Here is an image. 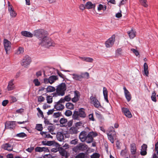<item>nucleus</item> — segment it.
<instances>
[{
	"instance_id": "nucleus-46",
	"label": "nucleus",
	"mask_w": 158,
	"mask_h": 158,
	"mask_svg": "<svg viewBox=\"0 0 158 158\" xmlns=\"http://www.w3.org/2000/svg\"><path fill=\"white\" fill-rule=\"evenodd\" d=\"M131 50L135 54L136 56L139 55V53L137 50L134 48H132L131 49Z\"/></svg>"
},
{
	"instance_id": "nucleus-7",
	"label": "nucleus",
	"mask_w": 158,
	"mask_h": 158,
	"mask_svg": "<svg viewBox=\"0 0 158 158\" xmlns=\"http://www.w3.org/2000/svg\"><path fill=\"white\" fill-rule=\"evenodd\" d=\"M31 61V57L28 56L26 55L22 59L21 64L22 66L26 68L30 64Z\"/></svg>"
},
{
	"instance_id": "nucleus-29",
	"label": "nucleus",
	"mask_w": 158,
	"mask_h": 158,
	"mask_svg": "<svg viewBox=\"0 0 158 158\" xmlns=\"http://www.w3.org/2000/svg\"><path fill=\"white\" fill-rule=\"evenodd\" d=\"M127 33L131 39H133L136 35L135 31L132 29L130 31H128Z\"/></svg>"
},
{
	"instance_id": "nucleus-31",
	"label": "nucleus",
	"mask_w": 158,
	"mask_h": 158,
	"mask_svg": "<svg viewBox=\"0 0 158 158\" xmlns=\"http://www.w3.org/2000/svg\"><path fill=\"white\" fill-rule=\"evenodd\" d=\"M49 79L50 84H52L54 83L56 80H58V78L57 76L52 75L50 77Z\"/></svg>"
},
{
	"instance_id": "nucleus-17",
	"label": "nucleus",
	"mask_w": 158,
	"mask_h": 158,
	"mask_svg": "<svg viewBox=\"0 0 158 158\" xmlns=\"http://www.w3.org/2000/svg\"><path fill=\"white\" fill-rule=\"evenodd\" d=\"M122 111L127 117L129 118L132 117V115L128 108L123 107L122 108Z\"/></svg>"
},
{
	"instance_id": "nucleus-50",
	"label": "nucleus",
	"mask_w": 158,
	"mask_h": 158,
	"mask_svg": "<svg viewBox=\"0 0 158 158\" xmlns=\"http://www.w3.org/2000/svg\"><path fill=\"white\" fill-rule=\"evenodd\" d=\"M93 61V59L89 57H86L85 59V61L92 62Z\"/></svg>"
},
{
	"instance_id": "nucleus-16",
	"label": "nucleus",
	"mask_w": 158,
	"mask_h": 158,
	"mask_svg": "<svg viewBox=\"0 0 158 158\" xmlns=\"http://www.w3.org/2000/svg\"><path fill=\"white\" fill-rule=\"evenodd\" d=\"M123 89L124 91V95L127 101L129 102L131 99V96L130 92L125 87H124Z\"/></svg>"
},
{
	"instance_id": "nucleus-26",
	"label": "nucleus",
	"mask_w": 158,
	"mask_h": 158,
	"mask_svg": "<svg viewBox=\"0 0 158 158\" xmlns=\"http://www.w3.org/2000/svg\"><path fill=\"white\" fill-rule=\"evenodd\" d=\"M35 151L36 152H42L44 151L47 152L49 151V150L47 148L37 147L35 149Z\"/></svg>"
},
{
	"instance_id": "nucleus-40",
	"label": "nucleus",
	"mask_w": 158,
	"mask_h": 158,
	"mask_svg": "<svg viewBox=\"0 0 158 158\" xmlns=\"http://www.w3.org/2000/svg\"><path fill=\"white\" fill-rule=\"evenodd\" d=\"M27 136L26 134L23 132H21L16 135V136L21 138H24L26 137Z\"/></svg>"
},
{
	"instance_id": "nucleus-1",
	"label": "nucleus",
	"mask_w": 158,
	"mask_h": 158,
	"mask_svg": "<svg viewBox=\"0 0 158 158\" xmlns=\"http://www.w3.org/2000/svg\"><path fill=\"white\" fill-rule=\"evenodd\" d=\"M66 85L64 83H61L56 86V92L51 94L53 97L63 96L65 94Z\"/></svg>"
},
{
	"instance_id": "nucleus-59",
	"label": "nucleus",
	"mask_w": 158,
	"mask_h": 158,
	"mask_svg": "<svg viewBox=\"0 0 158 158\" xmlns=\"http://www.w3.org/2000/svg\"><path fill=\"white\" fill-rule=\"evenodd\" d=\"M120 12L116 14L115 16L117 18H119L122 17L121 11L120 10Z\"/></svg>"
},
{
	"instance_id": "nucleus-54",
	"label": "nucleus",
	"mask_w": 158,
	"mask_h": 158,
	"mask_svg": "<svg viewBox=\"0 0 158 158\" xmlns=\"http://www.w3.org/2000/svg\"><path fill=\"white\" fill-rule=\"evenodd\" d=\"M34 149V147L31 146L30 148H28L26 149V151L29 152H31Z\"/></svg>"
},
{
	"instance_id": "nucleus-27",
	"label": "nucleus",
	"mask_w": 158,
	"mask_h": 158,
	"mask_svg": "<svg viewBox=\"0 0 158 158\" xmlns=\"http://www.w3.org/2000/svg\"><path fill=\"white\" fill-rule=\"evenodd\" d=\"M2 148L4 149L9 151H11L13 149L12 147L9 143H6L2 145Z\"/></svg>"
},
{
	"instance_id": "nucleus-20",
	"label": "nucleus",
	"mask_w": 158,
	"mask_h": 158,
	"mask_svg": "<svg viewBox=\"0 0 158 158\" xmlns=\"http://www.w3.org/2000/svg\"><path fill=\"white\" fill-rule=\"evenodd\" d=\"M130 146L131 154L134 155L135 154L136 151V144L134 143H132L131 144Z\"/></svg>"
},
{
	"instance_id": "nucleus-58",
	"label": "nucleus",
	"mask_w": 158,
	"mask_h": 158,
	"mask_svg": "<svg viewBox=\"0 0 158 158\" xmlns=\"http://www.w3.org/2000/svg\"><path fill=\"white\" fill-rule=\"evenodd\" d=\"M44 82L45 84L50 83L49 78H45L44 79Z\"/></svg>"
},
{
	"instance_id": "nucleus-55",
	"label": "nucleus",
	"mask_w": 158,
	"mask_h": 158,
	"mask_svg": "<svg viewBox=\"0 0 158 158\" xmlns=\"http://www.w3.org/2000/svg\"><path fill=\"white\" fill-rule=\"evenodd\" d=\"M89 118L91 121H94L95 120L93 114H90L89 115Z\"/></svg>"
},
{
	"instance_id": "nucleus-61",
	"label": "nucleus",
	"mask_w": 158,
	"mask_h": 158,
	"mask_svg": "<svg viewBox=\"0 0 158 158\" xmlns=\"http://www.w3.org/2000/svg\"><path fill=\"white\" fill-rule=\"evenodd\" d=\"M57 74L61 78H63V79H64L65 76L61 72L58 71Z\"/></svg>"
},
{
	"instance_id": "nucleus-5",
	"label": "nucleus",
	"mask_w": 158,
	"mask_h": 158,
	"mask_svg": "<svg viewBox=\"0 0 158 158\" xmlns=\"http://www.w3.org/2000/svg\"><path fill=\"white\" fill-rule=\"evenodd\" d=\"M47 35L42 42H40L39 44L42 46H45L47 47L55 46L54 43L51 39Z\"/></svg>"
},
{
	"instance_id": "nucleus-38",
	"label": "nucleus",
	"mask_w": 158,
	"mask_h": 158,
	"mask_svg": "<svg viewBox=\"0 0 158 158\" xmlns=\"http://www.w3.org/2000/svg\"><path fill=\"white\" fill-rule=\"evenodd\" d=\"M52 96H48L46 98L47 102L50 104L52 102Z\"/></svg>"
},
{
	"instance_id": "nucleus-30",
	"label": "nucleus",
	"mask_w": 158,
	"mask_h": 158,
	"mask_svg": "<svg viewBox=\"0 0 158 158\" xmlns=\"http://www.w3.org/2000/svg\"><path fill=\"white\" fill-rule=\"evenodd\" d=\"M103 91L104 99L108 103L109 101L108 99V91L106 88L105 87H104L103 88Z\"/></svg>"
},
{
	"instance_id": "nucleus-45",
	"label": "nucleus",
	"mask_w": 158,
	"mask_h": 158,
	"mask_svg": "<svg viewBox=\"0 0 158 158\" xmlns=\"http://www.w3.org/2000/svg\"><path fill=\"white\" fill-rule=\"evenodd\" d=\"M33 82L34 83L35 86H38L40 85V82L39 81L38 79H35L33 81Z\"/></svg>"
},
{
	"instance_id": "nucleus-44",
	"label": "nucleus",
	"mask_w": 158,
	"mask_h": 158,
	"mask_svg": "<svg viewBox=\"0 0 158 158\" xmlns=\"http://www.w3.org/2000/svg\"><path fill=\"white\" fill-rule=\"evenodd\" d=\"M72 111L69 110H67L65 113V115L67 116H70L72 115Z\"/></svg>"
},
{
	"instance_id": "nucleus-25",
	"label": "nucleus",
	"mask_w": 158,
	"mask_h": 158,
	"mask_svg": "<svg viewBox=\"0 0 158 158\" xmlns=\"http://www.w3.org/2000/svg\"><path fill=\"white\" fill-rule=\"evenodd\" d=\"M14 80H11L8 83L7 86V89L8 91H11L13 90L14 88V84L13 83Z\"/></svg>"
},
{
	"instance_id": "nucleus-8",
	"label": "nucleus",
	"mask_w": 158,
	"mask_h": 158,
	"mask_svg": "<svg viewBox=\"0 0 158 158\" xmlns=\"http://www.w3.org/2000/svg\"><path fill=\"white\" fill-rule=\"evenodd\" d=\"M90 103L93 104L94 106L96 108L101 107L100 103L98 100L96 98V96L92 95L90 97Z\"/></svg>"
},
{
	"instance_id": "nucleus-23",
	"label": "nucleus",
	"mask_w": 158,
	"mask_h": 158,
	"mask_svg": "<svg viewBox=\"0 0 158 158\" xmlns=\"http://www.w3.org/2000/svg\"><path fill=\"white\" fill-rule=\"evenodd\" d=\"M54 108L57 110H61L64 108V106L58 102H56L54 106Z\"/></svg>"
},
{
	"instance_id": "nucleus-53",
	"label": "nucleus",
	"mask_w": 158,
	"mask_h": 158,
	"mask_svg": "<svg viewBox=\"0 0 158 158\" xmlns=\"http://www.w3.org/2000/svg\"><path fill=\"white\" fill-rule=\"evenodd\" d=\"M37 110L39 113L40 114V117H44V114L43 112L38 107L37 108Z\"/></svg>"
},
{
	"instance_id": "nucleus-24",
	"label": "nucleus",
	"mask_w": 158,
	"mask_h": 158,
	"mask_svg": "<svg viewBox=\"0 0 158 158\" xmlns=\"http://www.w3.org/2000/svg\"><path fill=\"white\" fill-rule=\"evenodd\" d=\"M64 134L60 132H57L56 137L58 140L60 141H63L64 140Z\"/></svg>"
},
{
	"instance_id": "nucleus-28",
	"label": "nucleus",
	"mask_w": 158,
	"mask_h": 158,
	"mask_svg": "<svg viewBox=\"0 0 158 158\" xmlns=\"http://www.w3.org/2000/svg\"><path fill=\"white\" fill-rule=\"evenodd\" d=\"M77 91H74V97L72 99V101L73 102L75 103L77 102L79 100V96L78 95Z\"/></svg>"
},
{
	"instance_id": "nucleus-14",
	"label": "nucleus",
	"mask_w": 158,
	"mask_h": 158,
	"mask_svg": "<svg viewBox=\"0 0 158 158\" xmlns=\"http://www.w3.org/2000/svg\"><path fill=\"white\" fill-rule=\"evenodd\" d=\"M16 123L14 121L7 122L5 123V128H14L16 126Z\"/></svg>"
},
{
	"instance_id": "nucleus-15",
	"label": "nucleus",
	"mask_w": 158,
	"mask_h": 158,
	"mask_svg": "<svg viewBox=\"0 0 158 158\" xmlns=\"http://www.w3.org/2000/svg\"><path fill=\"white\" fill-rule=\"evenodd\" d=\"M9 4L8 5V9L9 12L10 13V16L14 18L15 17L16 15L17 14L15 11L14 10V9L12 7V6L11 5H10L9 2H8Z\"/></svg>"
},
{
	"instance_id": "nucleus-11",
	"label": "nucleus",
	"mask_w": 158,
	"mask_h": 158,
	"mask_svg": "<svg viewBox=\"0 0 158 158\" xmlns=\"http://www.w3.org/2000/svg\"><path fill=\"white\" fill-rule=\"evenodd\" d=\"M115 36L113 35L105 42V45L106 48H110L113 46L115 41Z\"/></svg>"
},
{
	"instance_id": "nucleus-57",
	"label": "nucleus",
	"mask_w": 158,
	"mask_h": 158,
	"mask_svg": "<svg viewBox=\"0 0 158 158\" xmlns=\"http://www.w3.org/2000/svg\"><path fill=\"white\" fill-rule=\"evenodd\" d=\"M9 101L8 100H4L2 103V105L3 106H5L8 103Z\"/></svg>"
},
{
	"instance_id": "nucleus-35",
	"label": "nucleus",
	"mask_w": 158,
	"mask_h": 158,
	"mask_svg": "<svg viewBox=\"0 0 158 158\" xmlns=\"http://www.w3.org/2000/svg\"><path fill=\"white\" fill-rule=\"evenodd\" d=\"M65 106L67 108L70 110H73L74 108V105L70 102L66 103Z\"/></svg>"
},
{
	"instance_id": "nucleus-12",
	"label": "nucleus",
	"mask_w": 158,
	"mask_h": 158,
	"mask_svg": "<svg viewBox=\"0 0 158 158\" xmlns=\"http://www.w3.org/2000/svg\"><path fill=\"white\" fill-rule=\"evenodd\" d=\"M3 45L6 53L8 54V51L11 49V44L7 40L5 39L3 40Z\"/></svg>"
},
{
	"instance_id": "nucleus-42",
	"label": "nucleus",
	"mask_w": 158,
	"mask_h": 158,
	"mask_svg": "<svg viewBox=\"0 0 158 158\" xmlns=\"http://www.w3.org/2000/svg\"><path fill=\"white\" fill-rule=\"evenodd\" d=\"M60 153L62 156H65L67 154L66 151L63 149L60 150Z\"/></svg>"
},
{
	"instance_id": "nucleus-49",
	"label": "nucleus",
	"mask_w": 158,
	"mask_h": 158,
	"mask_svg": "<svg viewBox=\"0 0 158 158\" xmlns=\"http://www.w3.org/2000/svg\"><path fill=\"white\" fill-rule=\"evenodd\" d=\"M61 114V113L59 112L54 113L53 116L54 118H57L60 116Z\"/></svg>"
},
{
	"instance_id": "nucleus-64",
	"label": "nucleus",
	"mask_w": 158,
	"mask_h": 158,
	"mask_svg": "<svg viewBox=\"0 0 158 158\" xmlns=\"http://www.w3.org/2000/svg\"><path fill=\"white\" fill-rule=\"evenodd\" d=\"M44 158H52V156L50 154L44 155L43 157Z\"/></svg>"
},
{
	"instance_id": "nucleus-19",
	"label": "nucleus",
	"mask_w": 158,
	"mask_h": 158,
	"mask_svg": "<svg viewBox=\"0 0 158 158\" xmlns=\"http://www.w3.org/2000/svg\"><path fill=\"white\" fill-rule=\"evenodd\" d=\"M147 145L143 144L141 146V149L140 154L142 156H145L147 154Z\"/></svg>"
},
{
	"instance_id": "nucleus-6",
	"label": "nucleus",
	"mask_w": 158,
	"mask_h": 158,
	"mask_svg": "<svg viewBox=\"0 0 158 158\" xmlns=\"http://www.w3.org/2000/svg\"><path fill=\"white\" fill-rule=\"evenodd\" d=\"M60 124L62 125V127H64L66 128L70 127L72 126L73 123L72 120L68 122L67 119L64 118H61L60 120Z\"/></svg>"
},
{
	"instance_id": "nucleus-4",
	"label": "nucleus",
	"mask_w": 158,
	"mask_h": 158,
	"mask_svg": "<svg viewBox=\"0 0 158 158\" xmlns=\"http://www.w3.org/2000/svg\"><path fill=\"white\" fill-rule=\"evenodd\" d=\"M73 76V78L76 81H81L82 79L84 77H86L88 79L89 77V74L88 72L84 73H81V75H79L76 73H73L71 74Z\"/></svg>"
},
{
	"instance_id": "nucleus-48",
	"label": "nucleus",
	"mask_w": 158,
	"mask_h": 158,
	"mask_svg": "<svg viewBox=\"0 0 158 158\" xmlns=\"http://www.w3.org/2000/svg\"><path fill=\"white\" fill-rule=\"evenodd\" d=\"M155 150L156 152L154 154L158 156V141L155 144Z\"/></svg>"
},
{
	"instance_id": "nucleus-62",
	"label": "nucleus",
	"mask_w": 158,
	"mask_h": 158,
	"mask_svg": "<svg viewBox=\"0 0 158 158\" xmlns=\"http://www.w3.org/2000/svg\"><path fill=\"white\" fill-rule=\"evenodd\" d=\"M54 142L53 141H47V145L51 146L54 144Z\"/></svg>"
},
{
	"instance_id": "nucleus-34",
	"label": "nucleus",
	"mask_w": 158,
	"mask_h": 158,
	"mask_svg": "<svg viewBox=\"0 0 158 158\" xmlns=\"http://www.w3.org/2000/svg\"><path fill=\"white\" fill-rule=\"evenodd\" d=\"M24 51V49L23 48L19 47L16 51L15 54L18 55L22 54L23 53Z\"/></svg>"
},
{
	"instance_id": "nucleus-21",
	"label": "nucleus",
	"mask_w": 158,
	"mask_h": 158,
	"mask_svg": "<svg viewBox=\"0 0 158 158\" xmlns=\"http://www.w3.org/2000/svg\"><path fill=\"white\" fill-rule=\"evenodd\" d=\"M21 34L23 36L27 37L32 38L33 36V33L26 31H22Z\"/></svg>"
},
{
	"instance_id": "nucleus-41",
	"label": "nucleus",
	"mask_w": 158,
	"mask_h": 158,
	"mask_svg": "<svg viewBox=\"0 0 158 158\" xmlns=\"http://www.w3.org/2000/svg\"><path fill=\"white\" fill-rule=\"evenodd\" d=\"M65 101L69 102L70 101L71 99V95L70 94H69L65 96L64 98Z\"/></svg>"
},
{
	"instance_id": "nucleus-36",
	"label": "nucleus",
	"mask_w": 158,
	"mask_h": 158,
	"mask_svg": "<svg viewBox=\"0 0 158 158\" xmlns=\"http://www.w3.org/2000/svg\"><path fill=\"white\" fill-rule=\"evenodd\" d=\"M141 4L145 7L148 6V5L147 3V0H139Z\"/></svg>"
},
{
	"instance_id": "nucleus-43",
	"label": "nucleus",
	"mask_w": 158,
	"mask_h": 158,
	"mask_svg": "<svg viewBox=\"0 0 158 158\" xmlns=\"http://www.w3.org/2000/svg\"><path fill=\"white\" fill-rule=\"evenodd\" d=\"M100 155L98 153H95L90 156L91 158H99Z\"/></svg>"
},
{
	"instance_id": "nucleus-47",
	"label": "nucleus",
	"mask_w": 158,
	"mask_h": 158,
	"mask_svg": "<svg viewBox=\"0 0 158 158\" xmlns=\"http://www.w3.org/2000/svg\"><path fill=\"white\" fill-rule=\"evenodd\" d=\"M69 131L71 134H76L77 133V129H69Z\"/></svg>"
},
{
	"instance_id": "nucleus-33",
	"label": "nucleus",
	"mask_w": 158,
	"mask_h": 158,
	"mask_svg": "<svg viewBox=\"0 0 158 158\" xmlns=\"http://www.w3.org/2000/svg\"><path fill=\"white\" fill-rule=\"evenodd\" d=\"M106 6L105 5H103L101 4H99L98 6V11H100L102 10L103 11H105L106 10Z\"/></svg>"
},
{
	"instance_id": "nucleus-37",
	"label": "nucleus",
	"mask_w": 158,
	"mask_h": 158,
	"mask_svg": "<svg viewBox=\"0 0 158 158\" xmlns=\"http://www.w3.org/2000/svg\"><path fill=\"white\" fill-rule=\"evenodd\" d=\"M85 153L81 152L79 153L76 156L75 158H84L85 157Z\"/></svg>"
},
{
	"instance_id": "nucleus-10",
	"label": "nucleus",
	"mask_w": 158,
	"mask_h": 158,
	"mask_svg": "<svg viewBox=\"0 0 158 158\" xmlns=\"http://www.w3.org/2000/svg\"><path fill=\"white\" fill-rule=\"evenodd\" d=\"M97 134L95 132H90L86 136V142L87 143H90L93 142V137L97 136Z\"/></svg>"
},
{
	"instance_id": "nucleus-9",
	"label": "nucleus",
	"mask_w": 158,
	"mask_h": 158,
	"mask_svg": "<svg viewBox=\"0 0 158 158\" xmlns=\"http://www.w3.org/2000/svg\"><path fill=\"white\" fill-rule=\"evenodd\" d=\"M87 148L88 146L87 145L85 144L81 143L74 148L73 150L76 152L78 151H84L87 150Z\"/></svg>"
},
{
	"instance_id": "nucleus-32",
	"label": "nucleus",
	"mask_w": 158,
	"mask_h": 158,
	"mask_svg": "<svg viewBox=\"0 0 158 158\" xmlns=\"http://www.w3.org/2000/svg\"><path fill=\"white\" fill-rule=\"evenodd\" d=\"M56 90V88L52 86H48L46 88V91L47 92H52L55 91Z\"/></svg>"
},
{
	"instance_id": "nucleus-18",
	"label": "nucleus",
	"mask_w": 158,
	"mask_h": 158,
	"mask_svg": "<svg viewBox=\"0 0 158 158\" xmlns=\"http://www.w3.org/2000/svg\"><path fill=\"white\" fill-rule=\"evenodd\" d=\"M87 132L85 131H82L80 134L79 138L82 142H84L86 140Z\"/></svg>"
},
{
	"instance_id": "nucleus-52",
	"label": "nucleus",
	"mask_w": 158,
	"mask_h": 158,
	"mask_svg": "<svg viewBox=\"0 0 158 158\" xmlns=\"http://www.w3.org/2000/svg\"><path fill=\"white\" fill-rule=\"evenodd\" d=\"M127 151L126 149L122 150L120 153L121 155L122 156H124L127 153Z\"/></svg>"
},
{
	"instance_id": "nucleus-39",
	"label": "nucleus",
	"mask_w": 158,
	"mask_h": 158,
	"mask_svg": "<svg viewBox=\"0 0 158 158\" xmlns=\"http://www.w3.org/2000/svg\"><path fill=\"white\" fill-rule=\"evenodd\" d=\"M83 124L81 122H77L75 123V126L76 127H71L70 128H76V127H81L83 126Z\"/></svg>"
},
{
	"instance_id": "nucleus-3",
	"label": "nucleus",
	"mask_w": 158,
	"mask_h": 158,
	"mask_svg": "<svg viewBox=\"0 0 158 158\" xmlns=\"http://www.w3.org/2000/svg\"><path fill=\"white\" fill-rule=\"evenodd\" d=\"M85 110L83 108H81L78 111H74L73 115V118L74 120H79V117L85 118L86 116V114L85 111Z\"/></svg>"
},
{
	"instance_id": "nucleus-56",
	"label": "nucleus",
	"mask_w": 158,
	"mask_h": 158,
	"mask_svg": "<svg viewBox=\"0 0 158 158\" xmlns=\"http://www.w3.org/2000/svg\"><path fill=\"white\" fill-rule=\"evenodd\" d=\"M47 133H48V132H40V134L44 138H46Z\"/></svg>"
},
{
	"instance_id": "nucleus-22",
	"label": "nucleus",
	"mask_w": 158,
	"mask_h": 158,
	"mask_svg": "<svg viewBox=\"0 0 158 158\" xmlns=\"http://www.w3.org/2000/svg\"><path fill=\"white\" fill-rule=\"evenodd\" d=\"M96 4L95 3L93 4L90 1L87 2L85 4L86 8L87 9H94L95 7Z\"/></svg>"
},
{
	"instance_id": "nucleus-13",
	"label": "nucleus",
	"mask_w": 158,
	"mask_h": 158,
	"mask_svg": "<svg viewBox=\"0 0 158 158\" xmlns=\"http://www.w3.org/2000/svg\"><path fill=\"white\" fill-rule=\"evenodd\" d=\"M106 134L108 135L109 139L111 143H114V140L113 135L115 134V132L114 130H110V129H109V130L107 131L106 132Z\"/></svg>"
},
{
	"instance_id": "nucleus-63",
	"label": "nucleus",
	"mask_w": 158,
	"mask_h": 158,
	"mask_svg": "<svg viewBox=\"0 0 158 158\" xmlns=\"http://www.w3.org/2000/svg\"><path fill=\"white\" fill-rule=\"evenodd\" d=\"M85 8H86L85 5L84 6V5L83 4H81L79 6L80 9L82 10H84L85 9Z\"/></svg>"
},
{
	"instance_id": "nucleus-60",
	"label": "nucleus",
	"mask_w": 158,
	"mask_h": 158,
	"mask_svg": "<svg viewBox=\"0 0 158 158\" xmlns=\"http://www.w3.org/2000/svg\"><path fill=\"white\" fill-rule=\"evenodd\" d=\"M24 111V109L22 108H21L20 109L17 110H16V112L17 113H19L20 114H21L23 113Z\"/></svg>"
},
{
	"instance_id": "nucleus-51",
	"label": "nucleus",
	"mask_w": 158,
	"mask_h": 158,
	"mask_svg": "<svg viewBox=\"0 0 158 158\" xmlns=\"http://www.w3.org/2000/svg\"><path fill=\"white\" fill-rule=\"evenodd\" d=\"M45 100L44 98L42 96H40L38 98V101L39 102H43Z\"/></svg>"
},
{
	"instance_id": "nucleus-2",
	"label": "nucleus",
	"mask_w": 158,
	"mask_h": 158,
	"mask_svg": "<svg viewBox=\"0 0 158 158\" xmlns=\"http://www.w3.org/2000/svg\"><path fill=\"white\" fill-rule=\"evenodd\" d=\"M47 35H48V32L44 29H39L33 31V36L37 38L40 42H42Z\"/></svg>"
}]
</instances>
